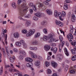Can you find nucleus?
Listing matches in <instances>:
<instances>
[{
    "label": "nucleus",
    "instance_id": "1",
    "mask_svg": "<svg viewBox=\"0 0 76 76\" xmlns=\"http://www.w3.org/2000/svg\"><path fill=\"white\" fill-rule=\"evenodd\" d=\"M21 8H20V10L21 11V12H26L27 10L25 9L26 7V4L24 3L21 5Z\"/></svg>",
    "mask_w": 76,
    "mask_h": 76
},
{
    "label": "nucleus",
    "instance_id": "2",
    "mask_svg": "<svg viewBox=\"0 0 76 76\" xmlns=\"http://www.w3.org/2000/svg\"><path fill=\"white\" fill-rule=\"evenodd\" d=\"M67 38L69 41V42H71V44L72 43H73V42L72 41V39H73V35L72 34V33H69V34L67 35Z\"/></svg>",
    "mask_w": 76,
    "mask_h": 76
},
{
    "label": "nucleus",
    "instance_id": "3",
    "mask_svg": "<svg viewBox=\"0 0 76 76\" xmlns=\"http://www.w3.org/2000/svg\"><path fill=\"white\" fill-rule=\"evenodd\" d=\"M51 64L52 66L54 67V68H56L58 66L57 63L54 61H52L51 62Z\"/></svg>",
    "mask_w": 76,
    "mask_h": 76
},
{
    "label": "nucleus",
    "instance_id": "4",
    "mask_svg": "<svg viewBox=\"0 0 76 76\" xmlns=\"http://www.w3.org/2000/svg\"><path fill=\"white\" fill-rule=\"evenodd\" d=\"M31 20H27L25 23V26L26 27H29L31 25Z\"/></svg>",
    "mask_w": 76,
    "mask_h": 76
},
{
    "label": "nucleus",
    "instance_id": "5",
    "mask_svg": "<svg viewBox=\"0 0 76 76\" xmlns=\"http://www.w3.org/2000/svg\"><path fill=\"white\" fill-rule=\"evenodd\" d=\"M56 37V35L54 34L53 33H51L50 34H49L48 35V39H52L53 38V37Z\"/></svg>",
    "mask_w": 76,
    "mask_h": 76
},
{
    "label": "nucleus",
    "instance_id": "6",
    "mask_svg": "<svg viewBox=\"0 0 76 76\" xmlns=\"http://www.w3.org/2000/svg\"><path fill=\"white\" fill-rule=\"evenodd\" d=\"M32 64V63H28L26 64V66L27 67H30L31 70L33 71L34 70V68L31 67Z\"/></svg>",
    "mask_w": 76,
    "mask_h": 76
},
{
    "label": "nucleus",
    "instance_id": "7",
    "mask_svg": "<svg viewBox=\"0 0 76 76\" xmlns=\"http://www.w3.org/2000/svg\"><path fill=\"white\" fill-rule=\"evenodd\" d=\"M9 58L10 60V61L11 63H13L15 60V56L12 57V56H10L9 57Z\"/></svg>",
    "mask_w": 76,
    "mask_h": 76
},
{
    "label": "nucleus",
    "instance_id": "8",
    "mask_svg": "<svg viewBox=\"0 0 76 76\" xmlns=\"http://www.w3.org/2000/svg\"><path fill=\"white\" fill-rule=\"evenodd\" d=\"M29 6H30V7H33V9L34 10V11L35 12H36L37 11V7H36V6H35V5H34V4H33V3H30L29 4Z\"/></svg>",
    "mask_w": 76,
    "mask_h": 76
},
{
    "label": "nucleus",
    "instance_id": "9",
    "mask_svg": "<svg viewBox=\"0 0 76 76\" xmlns=\"http://www.w3.org/2000/svg\"><path fill=\"white\" fill-rule=\"evenodd\" d=\"M55 22L56 25H58V26H63V25L61 23V22L60 21H56Z\"/></svg>",
    "mask_w": 76,
    "mask_h": 76
},
{
    "label": "nucleus",
    "instance_id": "10",
    "mask_svg": "<svg viewBox=\"0 0 76 76\" xmlns=\"http://www.w3.org/2000/svg\"><path fill=\"white\" fill-rule=\"evenodd\" d=\"M50 50L52 51H53V53L56 54L57 53V48L55 47L53 48L52 47L51 48Z\"/></svg>",
    "mask_w": 76,
    "mask_h": 76
},
{
    "label": "nucleus",
    "instance_id": "11",
    "mask_svg": "<svg viewBox=\"0 0 76 76\" xmlns=\"http://www.w3.org/2000/svg\"><path fill=\"white\" fill-rule=\"evenodd\" d=\"M13 36L15 38H18L19 37V34L18 32L15 33L14 34Z\"/></svg>",
    "mask_w": 76,
    "mask_h": 76
},
{
    "label": "nucleus",
    "instance_id": "12",
    "mask_svg": "<svg viewBox=\"0 0 76 76\" xmlns=\"http://www.w3.org/2000/svg\"><path fill=\"white\" fill-rule=\"evenodd\" d=\"M25 60V61H27V62H32L33 61L32 59L29 57L26 58Z\"/></svg>",
    "mask_w": 76,
    "mask_h": 76
},
{
    "label": "nucleus",
    "instance_id": "13",
    "mask_svg": "<svg viewBox=\"0 0 76 76\" xmlns=\"http://www.w3.org/2000/svg\"><path fill=\"white\" fill-rule=\"evenodd\" d=\"M35 32V30L34 29H30L29 31V33L31 35H33L34 33Z\"/></svg>",
    "mask_w": 76,
    "mask_h": 76
},
{
    "label": "nucleus",
    "instance_id": "14",
    "mask_svg": "<svg viewBox=\"0 0 76 76\" xmlns=\"http://www.w3.org/2000/svg\"><path fill=\"white\" fill-rule=\"evenodd\" d=\"M46 11L48 15H51L53 14V12L51 10L48 9L46 10Z\"/></svg>",
    "mask_w": 76,
    "mask_h": 76
},
{
    "label": "nucleus",
    "instance_id": "15",
    "mask_svg": "<svg viewBox=\"0 0 76 76\" xmlns=\"http://www.w3.org/2000/svg\"><path fill=\"white\" fill-rule=\"evenodd\" d=\"M20 54H22L23 56H26V54L24 50L20 51Z\"/></svg>",
    "mask_w": 76,
    "mask_h": 76
},
{
    "label": "nucleus",
    "instance_id": "16",
    "mask_svg": "<svg viewBox=\"0 0 76 76\" xmlns=\"http://www.w3.org/2000/svg\"><path fill=\"white\" fill-rule=\"evenodd\" d=\"M50 46L48 45H45V51H48L50 49Z\"/></svg>",
    "mask_w": 76,
    "mask_h": 76
},
{
    "label": "nucleus",
    "instance_id": "17",
    "mask_svg": "<svg viewBox=\"0 0 76 76\" xmlns=\"http://www.w3.org/2000/svg\"><path fill=\"white\" fill-rule=\"evenodd\" d=\"M75 20H76V18L75 17V15L72 14V18L71 20L73 22H75Z\"/></svg>",
    "mask_w": 76,
    "mask_h": 76
},
{
    "label": "nucleus",
    "instance_id": "18",
    "mask_svg": "<svg viewBox=\"0 0 76 76\" xmlns=\"http://www.w3.org/2000/svg\"><path fill=\"white\" fill-rule=\"evenodd\" d=\"M71 51L72 53L73 54H76V47L74 48L73 49H72L71 50Z\"/></svg>",
    "mask_w": 76,
    "mask_h": 76
},
{
    "label": "nucleus",
    "instance_id": "19",
    "mask_svg": "<svg viewBox=\"0 0 76 76\" xmlns=\"http://www.w3.org/2000/svg\"><path fill=\"white\" fill-rule=\"evenodd\" d=\"M58 16L59 18V19L61 20H63V19L62 18V14L61 13V12H59L58 13Z\"/></svg>",
    "mask_w": 76,
    "mask_h": 76
},
{
    "label": "nucleus",
    "instance_id": "20",
    "mask_svg": "<svg viewBox=\"0 0 76 76\" xmlns=\"http://www.w3.org/2000/svg\"><path fill=\"white\" fill-rule=\"evenodd\" d=\"M49 40H50L49 41V42H52L53 41H54V42H57V41H58V39H56L54 38H53L50 39Z\"/></svg>",
    "mask_w": 76,
    "mask_h": 76
},
{
    "label": "nucleus",
    "instance_id": "21",
    "mask_svg": "<svg viewBox=\"0 0 76 76\" xmlns=\"http://www.w3.org/2000/svg\"><path fill=\"white\" fill-rule=\"evenodd\" d=\"M64 50L66 55L67 56H69V52L67 50V49L65 48L64 49Z\"/></svg>",
    "mask_w": 76,
    "mask_h": 76
},
{
    "label": "nucleus",
    "instance_id": "22",
    "mask_svg": "<svg viewBox=\"0 0 76 76\" xmlns=\"http://www.w3.org/2000/svg\"><path fill=\"white\" fill-rule=\"evenodd\" d=\"M35 15L38 18H41V14L39 12L35 14Z\"/></svg>",
    "mask_w": 76,
    "mask_h": 76
},
{
    "label": "nucleus",
    "instance_id": "23",
    "mask_svg": "<svg viewBox=\"0 0 76 76\" xmlns=\"http://www.w3.org/2000/svg\"><path fill=\"white\" fill-rule=\"evenodd\" d=\"M39 36H40V33H37L36 34H35L34 37L35 38H38Z\"/></svg>",
    "mask_w": 76,
    "mask_h": 76
},
{
    "label": "nucleus",
    "instance_id": "24",
    "mask_svg": "<svg viewBox=\"0 0 76 76\" xmlns=\"http://www.w3.org/2000/svg\"><path fill=\"white\" fill-rule=\"evenodd\" d=\"M34 64H35V66H39V64H40V62L38 61H36Z\"/></svg>",
    "mask_w": 76,
    "mask_h": 76
},
{
    "label": "nucleus",
    "instance_id": "25",
    "mask_svg": "<svg viewBox=\"0 0 76 76\" xmlns=\"http://www.w3.org/2000/svg\"><path fill=\"white\" fill-rule=\"evenodd\" d=\"M16 45L18 46V47H20L21 46V44L20 42H17L15 43Z\"/></svg>",
    "mask_w": 76,
    "mask_h": 76
},
{
    "label": "nucleus",
    "instance_id": "26",
    "mask_svg": "<svg viewBox=\"0 0 76 76\" xmlns=\"http://www.w3.org/2000/svg\"><path fill=\"white\" fill-rule=\"evenodd\" d=\"M12 6L14 8V9H15L16 7V3L15 2H13L12 4Z\"/></svg>",
    "mask_w": 76,
    "mask_h": 76
},
{
    "label": "nucleus",
    "instance_id": "27",
    "mask_svg": "<svg viewBox=\"0 0 76 76\" xmlns=\"http://www.w3.org/2000/svg\"><path fill=\"white\" fill-rule=\"evenodd\" d=\"M32 58H37V55L36 54L34 53L31 56Z\"/></svg>",
    "mask_w": 76,
    "mask_h": 76
},
{
    "label": "nucleus",
    "instance_id": "28",
    "mask_svg": "<svg viewBox=\"0 0 76 76\" xmlns=\"http://www.w3.org/2000/svg\"><path fill=\"white\" fill-rule=\"evenodd\" d=\"M64 10H67L68 9V6L67 4H64Z\"/></svg>",
    "mask_w": 76,
    "mask_h": 76
},
{
    "label": "nucleus",
    "instance_id": "29",
    "mask_svg": "<svg viewBox=\"0 0 76 76\" xmlns=\"http://www.w3.org/2000/svg\"><path fill=\"white\" fill-rule=\"evenodd\" d=\"M51 73H52V72L50 69H48L47 70V73L48 74V75H50Z\"/></svg>",
    "mask_w": 76,
    "mask_h": 76
},
{
    "label": "nucleus",
    "instance_id": "30",
    "mask_svg": "<svg viewBox=\"0 0 76 76\" xmlns=\"http://www.w3.org/2000/svg\"><path fill=\"white\" fill-rule=\"evenodd\" d=\"M69 67V66L68 65H65L64 67L65 72H66V71H67V70H68Z\"/></svg>",
    "mask_w": 76,
    "mask_h": 76
},
{
    "label": "nucleus",
    "instance_id": "31",
    "mask_svg": "<svg viewBox=\"0 0 76 76\" xmlns=\"http://www.w3.org/2000/svg\"><path fill=\"white\" fill-rule=\"evenodd\" d=\"M30 49L31 50H37V48L31 47L30 48Z\"/></svg>",
    "mask_w": 76,
    "mask_h": 76
},
{
    "label": "nucleus",
    "instance_id": "32",
    "mask_svg": "<svg viewBox=\"0 0 76 76\" xmlns=\"http://www.w3.org/2000/svg\"><path fill=\"white\" fill-rule=\"evenodd\" d=\"M32 43L34 45H37L38 44V42L36 40H34L32 42Z\"/></svg>",
    "mask_w": 76,
    "mask_h": 76
},
{
    "label": "nucleus",
    "instance_id": "33",
    "mask_svg": "<svg viewBox=\"0 0 76 76\" xmlns=\"http://www.w3.org/2000/svg\"><path fill=\"white\" fill-rule=\"evenodd\" d=\"M54 16L57 18L58 17V13L57 10H55L54 12Z\"/></svg>",
    "mask_w": 76,
    "mask_h": 76
},
{
    "label": "nucleus",
    "instance_id": "34",
    "mask_svg": "<svg viewBox=\"0 0 76 76\" xmlns=\"http://www.w3.org/2000/svg\"><path fill=\"white\" fill-rule=\"evenodd\" d=\"M18 58L20 60H22L23 59V56L21 55H20L18 57Z\"/></svg>",
    "mask_w": 76,
    "mask_h": 76
},
{
    "label": "nucleus",
    "instance_id": "35",
    "mask_svg": "<svg viewBox=\"0 0 76 76\" xmlns=\"http://www.w3.org/2000/svg\"><path fill=\"white\" fill-rule=\"evenodd\" d=\"M23 0L24 1H25V0H18V1L17 3L18 4H21V2H22Z\"/></svg>",
    "mask_w": 76,
    "mask_h": 76
},
{
    "label": "nucleus",
    "instance_id": "36",
    "mask_svg": "<svg viewBox=\"0 0 76 76\" xmlns=\"http://www.w3.org/2000/svg\"><path fill=\"white\" fill-rule=\"evenodd\" d=\"M43 39L44 41H46L47 40L48 38L47 37V36H45L43 37Z\"/></svg>",
    "mask_w": 76,
    "mask_h": 76
},
{
    "label": "nucleus",
    "instance_id": "37",
    "mask_svg": "<svg viewBox=\"0 0 76 76\" xmlns=\"http://www.w3.org/2000/svg\"><path fill=\"white\" fill-rule=\"evenodd\" d=\"M72 45H74L75 47H76V42L75 40H74L73 43H71Z\"/></svg>",
    "mask_w": 76,
    "mask_h": 76
},
{
    "label": "nucleus",
    "instance_id": "38",
    "mask_svg": "<svg viewBox=\"0 0 76 76\" xmlns=\"http://www.w3.org/2000/svg\"><path fill=\"white\" fill-rule=\"evenodd\" d=\"M72 61H75L76 60V55H75L73 56L72 58Z\"/></svg>",
    "mask_w": 76,
    "mask_h": 76
},
{
    "label": "nucleus",
    "instance_id": "39",
    "mask_svg": "<svg viewBox=\"0 0 76 76\" xmlns=\"http://www.w3.org/2000/svg\"><path fill=\"white\" fill-rule=\"evenodd\" d=\"M50 62H48V61L46 62L45 64L46 67H48L49 65H50Z\"/></svg>",
    "mask_w": 76,
    "mask_h": 76
},
{
    "label": "nucleus",
    "instance_id": "40",
    "mask_svg": "<svg viewBox=\"0 0 76 76\" xmlns=\"http://www.w3.org/2000/svg\"><path fill=\"white\" fill-rule=\"evenodd\" d=\"M7 34H6V36L5 37V43L6 44H7Z\"/></svg>",
    "mask_w": 76,
    "mask_h": 76
},
{
    "label": "nucleus",
    "instance_id": "41",
    "mask_svg": "<svg viewBox=\"0 0 76 76\" xmlns=\"http://www.w3.org/2000/svg\"><path fill=\"white\" fill-rule=\"evenodd\" d=\"M28 32V31L26 29H23L22 31V33L23 34H26Z\"/></svg>",
    "mask_w": 76,
    "mask_h": 76
},
{
    "label": "nucleus",
    "instance_id": "42",
    "mask_svg": "<svg viewBox=\"0 0 76 76\" xmlns=\"http://www.w3.org/2000/svg\"><path fill=\"white\" fill-rule=\"evenodd\" d=\"M20 43L21 44H21H22L23 45V44H25V43L24 40H21L20 41Z\"/></svg>",
    "mask_w": 76,
    "mask_h": 76
},
{
    "label": "nucleus",
    "instance_id": "43",
    "mask_svg": "<svg viewBox=\"0 0 76 76\" xmlns=\"http://www.w3.org/2000/svg\"><path fill=\"white\" fill-rule=\"evenodd\" d=\"M71 73L73 74L75 73V71L74 70H71L69 71Z\"/></svg>",
    "mask_w": 76,
    "mask_h": 76
},
{
    "label": "nucleus",
    "instance_id": "44",
    "mask_svg": "<svg viewBox=\"0 0 76 76\" xmlns=\"http://www.w3.org/2000/svg\"><path fill=\"white\" fill-rule=\"evenodd\" d=\"M38 4V7H42L43 6V4L41 3H39Z\"/></svg>",
    "mask_w": 76,
    "mask_h": 76
},
{
    "label": "nucleus",
    "instance_id": "45",
    "mask_svg": "<svg viewBox=\"0 0 76 76\" xmlns=\"http://www.w3.org/2000/svg\"><path fill=\"white\" fill-rule=\"evenodd\" d=\"M2 73H3V68L2 66L0 69V75H2Z\"/></svg>",
    "mask_w": 76,
    "mask_h": 76
},
{
    "label": "nucleus",
    "instance_id": "46",
    "mask_svg": "<svg viewBox=\"0 0 76 76\" xmlns=\"http://www.w3.org/2000/svg\"><path fill=\"white\" fill-rule=\"evenodd\" d=\"M2 50L3 51V54L4 56V57H5L6 56V53H5V51H4V50L3 48H2Z\"/></svg>",
    "mask_w": 76,
    "mask_h": 76
},
{
    "label": "nucleus",
    "instance_id": "47",
    "mask_svg": "<svg viewBox=\"0 0 76 76\" xmlns=\"http://www.w3.org/2000/svg\"><path fill=\"white\" fill-rule=\"evenodd\" d=\"M20 63H18V65H15V66L18 68H20Z\"/></svg>",
    "mask_w": 76,
    "mask_h": 76
},
{
    "label": "nucleus",
    "instance_id": "48",
    "mask_svg": "<svg viewBox=\"0 0 76 76\" xmlns=\"http://www.w3.org/2000/svg\"><path fill=\"white\" fill-rule=\"evenodd\" d=\"M43 3L44 4H46V5H48V4H49V3L47 1H43Z\"/></svg>",
    "mask_w": 76,
    "mask_h": 76
},
{
    "label": "nucleus",
    "instance_id": "49",
    "mask_svg": "<svg viewBox=\"0 0 76 76\" xmlns=\"http://www.w3.org/2000/svg\"><path fill=\"white\" fill-rule=\"evenodd\" d=\"M66 1H64V3H71V1H69L70 0H66Z\"/></svg>",
    "mask_w": 76,
    "mask_h": 76
},
{
    "label": "nucleus",
    "instance_id": "50",
    "mask_svg": "<svg viewBox=\"0 0 76 76\" xmlns=\"http://www.w3.org/2000/svg\"><path fill=\"white\" fill-rule=\"evenodd\" d=\"M8 7V5L7 4V3H6L4 4V7L5 8L6 7Z\"/></svg>",
    "mask_w": 76,
    "mask_h": 76
},
{
    "label": "nucleus",
    "instance_id": "51",
    "mask_svg": "<svg viewBox=\"0 0 76 76\" xmlns=\"http://www.w3.org/2000/svg\"><path fill=\"white\" fill-rule=\"evenodd\" d=\"M13 50L14 51V52H15V53H17L18 52V50L16 48H14L13 49Z\"/></svg>",
    "mask_w": 76,
    "mask_h": 76
},
{
    "label": "nucleus",
    "instance_id": "52",
    "mask_svg": "<svg viewBox=\"0 0 76 76\" xmlns=\"http://www.w3.org/2000/svg\"><path fill=\"white\" fill-rule=\"evenodd\" d=\"M61 56H58V57L57 58V59L58 60H62V58H61Z\"/></svg>",
    "mask_w": 76,
    "mask_h": 76
},
{
    "label": "nucleus",
    "instance_id": "53",
    "mask_svg": "<svg viewBox=\"0 0 76 76\" xmlns=\"http://www.w3.org/2000/svg\"><path fill=\"white\" fill-rule=\"evenodd\" d=\"M23 47L24 48H26V47H27V45H26V43H24V44H23Z\"/></svg>",
    "mask_w": 76,
    "mask_h": 76
},
{
    "label": "nucleus",
    "instance_id": "54",
    "mask_svg": "<svg viewBox=\"0 0 76 76\" xmlns=\"http://www.w3.org/2000/svg\"><path fill=\"white\" fill-rule=\"evenodd\" d=\"M62 13L63 16L64 17L65 16H66V12H65L64 11H62Z\"/></svg>",
    "mask_w": 76,
    "mask_h": 76
},
{
    "label": "nucleus",
    "instance_id": "55",
    "mask_svg": "<svg viewBox=\"0 0 76 76\" xmlns=\"http://www.w3.org/2000/svg\"><path fill=\"white\" fill-rule=\"evenodd\" d=\"M46 21H44L42 23V25H46Z\"/></svg>",
    "mask_w": 76,
    "mask_h": 76
},
{
    "label": "nucleus",
    "instance_id": "56",
    "mask_svg": "<svg viewBox=\"0 0 76 76\" xmlns=\"http://www.w3.org/2000/svg\"><path fill=\"white\" fill-rule=\"evenodd\" d=\"M43 32L45 33V34H46L47 33V29L45 28L43 29Z\"/></svg>",
    "mask_w": 76,
    "mask_h": 76
},
{
    "label": "nucleus",
    "instance_id": "57",
    "mask_svg": "<svg viewBox=\"0 0 76 76\" xmlns=\"http://www.w3.org/2000/svg\"><path fill=\"white\" fill-rule=\"evenodd\" d=\"M37 58H38L39 60H42V57L39 56H38Z\"/></svg>",
    "mask_w": 76,
    "mask_h": 76
},
{
    "label": "nucleus",
    "instance_id": "58",
    "mask_svg": "<svg viewBox=\"0 0 76 76\" xmlns=\"http://www.w3.org/2000/svg\"><path fill=\"white\" fill-rule=\"evenodd\" d=\"M59 38L61 41H62V40H63V38L62 37V36H59Z\"/></svg>",
    "mask_w": 76,
    "mask_h": 76
},
{
    "label": "nucleus",
    "instance_id": "59",
    "mask_svg": "<svg viewBox=\"0 0 76 76\" xmlns=\"http://www.w3.org/2000/svg\"><path fill=\"white\" fill-rule=\"evenodd\" d=\"M50 59H51L50 56V55H48V58H47V60H50Z\"/></svg>",
    "mask_w": 76,
    "mask_h": 76
},
{
    "label": "nucleus",
    "instance_id": "60",
    "mask_svg": "<svg viewBox=\"0 0 76 76\" xmlns=\"http://www.w3.org/2000/svg\"><path fill=\"white\" fill-rule=\"evenodd\" d=\"M30 13L31 14H32V13H33V10L32 9H30L29 10Z\"/></svg>",
    "mask_w": 76,
    "mask_h": 76
},
{
    "label": "nucleus",
    "instance_id": "61",
    "mask_svg": "<svg viewBox=\"0 0 76 76\" xmlns=\"http://www.w3.org/2000/svg\"><path fill=\"white\" fill-rule=\"evenodd\" d=\"M48 76H51L50 75H48ZM52 76H57V74L56 73H54L53 74Z\"/></svg>",
    "mask_w": 76,
    "mask_h": 76
},
{
    "label": "nucleus",
    "instance_id": "62",
    "mask_svg": "<svg viewBox=\"0 0 76 76\" xmlns=\"http://www.w3.org/2000/svg\"><path fill=\"white\" fill-rule=\"evenodd\" d=\"M33 19L34 20H38V18L35 17H34L33 18Z\"/></svg>",
    "mask_w": 76,
    "mask_h": 76
},
{
    "label": "nucleus",
    "instance_id": "63",
    "mask_svg": "<svg viewBox=\"0 0 76 76\" xmlns=\"http://www.w3.org/2000/svg\"><path fill=\"white\" fill-rule=\"evenodd\" d=\"M29 54H30L31 55V56H32V55L34 54V53L32 52L31 51H30L29 52Z\"/></svg>",
    "mask_w": 76,
    "mask_h": 76
},
{
    "label": "nucleus",
    "instance_id": "64",
    "mask_svg": "<svg viewBox=\"0 0 76 76\" xmlns=\"http://www.w3.org/2000/svg\"><path fill=\"white\" fill-rule=\"evenodd\" d=\"M25 18H30V15H28L26 16H25Z\"/></svg>",
    "mask_w": 76,
    "mask_h": 76
}]
</instances>
